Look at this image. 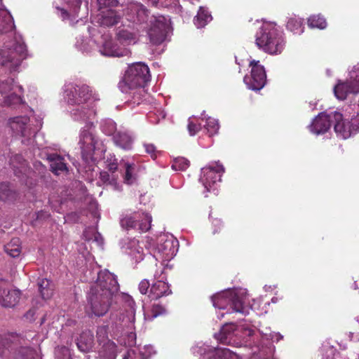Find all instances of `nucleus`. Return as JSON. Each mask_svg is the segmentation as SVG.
Instances as JSON below:
<instances>
[{
  "mask_svg": "<svg viewBox=\"0 0 359 359\" xmlns=\"http://www.w3.org/2000/svg\"><path fill=\"white\" fill-rule=\"evenodd\" d=\"M114 141L116 146L124 150H130L133 147V139L126 133H116L114 136Z\"/></svg>",
  "mask_w": 359,
  "mask_h": 359,
  "instance_id": "c85d7f7f",
  "label": "nucleus"
},
{
  "mask_svg": "<svg viewBox=\"0 0 359 359\" xmlns=\"http://www.w3.org/2000/svg\"><path fill=\"white\" fill-rule=\"evenodd\" d=\"M126 93L129 95L127 103L133 107L142 103L144 100V97L146 96L144 87L131 88L130 89V91Z\"/></svg>",
  "mask_w": 359,
  "mask_h": 359,
  "instance_id": "393cba45",
  "label": "nucleus"
},
{
  "mask_svg": "<svg viewBox=\"0 0 359 359\" xmlns=\"http://www.w3.org/2000/svg\"><path fill=\"white\" fill-rule=\"evenodd\" d=\"M201 129L200 125H197L193 122L188 124V130L191 135H195Z\"/></svg>",
  "mask_w": 359,
  "mask_h": 359,
  "instance_id": "de8ad7c7",
  "label": "nucleus"
},
{
  "mask_svg": "<svg viewBox=\"0 0 359 359\" xmlns=\"http://www.w3.org/2000/svg\"><path fill=\"white\" fill-rule=\"evenodd\" d=\"M22 101L20 96L15 93H11L6 96L4 99V103L8 106H12L14 104H20Z\"/></svg>",
  "mask_w": 359,
  "mask_h": 359,
  "instance_id": "37998d69",
  "label": "nucleus"
},
{
  "mask_svg": "<svg viewBox=\"0 0 359 359\" xmlns=\"http://www.w3.org/2000/svg\"><path fill=\"white\" fill-rule=\"evenodd\" d=\"M130 10L132 15L130 20L138 25H144L147 23L149 20V11L143 5H133Z\"/></svg>",
  "mask_w": 359,
  "mask_h": 359,
  "instance_id": "dca6fc26",
  "label": "nucleus"
},
{
  "mask_svg": "<svg viewBox=\"0 0 359 359\" xmlns=\"http://www.w3.org/2000/svg\"><path fill=\"white\" fill-rule=\"evenodd\" d=\"M349 123L351 126L353 132L359 131V114H357L355 116L352 118L351 121H349Z\"/></svg>",
  "mask_w": 359,
  "mask_h": 359,
  "instance_id": "09e8293b",
  "label": "nucleus"
},
{
  "mask_svg": "<svg viewBox=\"0 0 359 359\" xmlns=\"http://www.w3.org/2000/svg\"><path fill=\"white\" fill-rule=\"evenodd\" d=\"M81 3V0H72V4L74 6L73 10L74 15H76L79 9L80 8Z\"/></svg>",
  "mask_w": 359,
  "mask_h": 359,
  "instance_id": "6e6d98bb",
  "label": "nucleus"
},
{
  "mask_svg": "<svg viewBox=\"0 0 359 359\" xmlns=\"http://www.w3.org/2000/svg\"><path fill=\"white\" fill-rule=\"evenodd\" d=\"M224 172L225 169L219 161L212 162L202 168L203 176L201 180L207 191L216 189Z\"/></svg>",
  "mask_w": 359,
  "mask_h": 359,
  "instance_id": "423d86ee",
  "label": "nucleus"
},
{
  "mask_svg": "<svg viewBox=\"0 0 359 359\" xmlns=\"http://www.w3.org/2000/svg\"><path fill=\"white\" fill-rule=\"evenodd\" d=\"M164 245H165V247H168V245H172V243L170 242H169V241H165Z\"/></svg>",
  "mask_w": 359,
  "mask_h": 359,
  "instance_id": "052dcab7",
  "label": "nucleus"
},
{
  "mask_svg": "<svg viewBox=\"0 0 359 359\" xmlns=\"http://www.w3.org/2000/svg\"><path fill=\"white\" fill-rule=\"evenodd\" d=\"M332 122V112L330 114H319L309 126V130L316 135L325 133L331 127Z\"/></svg>",
  "mask_w": 359,
  "mask_h": 359,
  "instance_id": "f8f14e48",
  "label": "nucleus"
},
{
  "mask_svg": "<svg viewBox=\"0 0 359 359\" xmlns=\"http://www.w3.org/2000/svg\"><path fill=\"white\" fill-rule=\"evenodd\" d=\"M211 20L212 16L209 12L203 8H200L197 15L194 18V24L198 28H202Z\"/></svg>",
  "mask_w": 359,
  "mask_h": 359,
  "instance_id": "72a5a7b5",
  "label": "nucleus"
},
{
  "mask_svg": "<svg viewBox=\"0 0 359 359\" xmlns=\"http://www.w3.org/2000/svg\"><path fill=\"white\" fill-rule=\"evenodd\" d=\"M237 327L233 323H226L222 327L220 331L215 334V339L219 343L225 345L236 346L238 345V342L236 341L235 332H238Z\"/></svg>",
  "mask_w": 359,
  "mask_h": 359,
  "instance_id": "9b49d317",
  "label": "nucleus"
},
{
  "mask_svg": "<svg viewBox=\"0 0 359 359\" xmlns=\"http://www.w3.org/2000/svg\"><path fill=\"white\" fill-rule=\"evenodd\" d=\"M151 284L147 279H143L139 284V290L141 294H146L149 292V289L151 288Z\"/></svg>",
  "mask_w": 359,
  "mask_h": 359,
  "instance_id": "49530a36",
  "label": "nucleus"
},
{
  "mask_svg": "<svg viewBox=\"0 0 359 359\" xmlns=\"http://www.w3.org/2000/svg\"><path fill=\"white\" fill-rule=\"evenodd\" d=\"M134 352H131L130 351H128L123 356V359H135L134 356Z\"/></svg>",
  "mask_w": 359,
  "mask_h": 359,
  "instance_id": "13d9d810",
  "label": "nucleus"
},
{
  "mask_svg": "<svg viewBox=\"0 0 359 359\" xmlns=\"http://www.w3.org/2000/svg\"><path fill=\"white\" fill-rule=\"evenodd\" d=\"M259 49L270 55L280 54L285 48L283 33L273 23H264L256 37Z\"/></svg>",
  "mask_w": 359,
  "mask_h": 359,
  "instance_id": "f03ea898",
  "label": "nucleus"
},
{
  "mask_svg": "<svg viewBox=\"0 0 359 359\" xmlns=\"http://www.w3.org/2000/svg\"><path fill=\"white\" fill-rule=\"evenodd\" d=\"M93 344L94 334L89 330L83 331L76 341L78 348L83 353L89 352L92 349Z\"/></svg>",
  "mask_w": 359,
  "mask_h": 359,
  "instance_id": "a211bd4d",
  "label": "nucleus"
},
{
  "mask_svg": "<svg viewBox=\"0 0 359 359\" xmlns=\"http://www.w3.org/2000/svg\"><path fill=\"white\" fill-rule=\"evenodd\" d=\"M126 172L123 175L124 182L131 184L136 179L137 165L135 163H125Z\"/></svg>",
  "mask_w": 359,
  "mask_h": 359,
  "instance_id": "f704fd0d",
  "label": "nucleus"
},
{
  "mask_svg": "<svg viewBox=\"0 0 359 359\" xmlns=\"http://www.w3.org/2000/svg\"><path fill=\"white\" fill-rule=\"evenodd\" d=\"M171 293L168 284L163 280H157L153 283L149 290V297L152 299H158L163 296Z\"/></svg>",
  "mask_w": 359,
  "mask_h": 359,
  "instance_id": "6ab92c4d",
  "label": "nucleus"
},
{
  "mask_svg": "<svg viewBox=\"0 0 359 359\" xmlns=\"http://www.w3.org/2000/svg\"><path fill=\"white\" fill-rule=\"evenodd\" d=\"M50 216V214L47 212H43V211H41V212H39L37 213V217L36 218L37 219H41L43 217H48Z\"/></svg>",
  "mask_w": 359,
  "mask_h": 359,
  "instance_id": "bf43d9fd",
  "label": "nucleus"
},
{
  "mask_svg": "<svg viewBox=\"0 0 359 359\" xmlns=\"http://www.w3.org/2000/svg\"><path fill=\"white\" fill-rule=\"evenodd\" d=\"M29 121L27 116H17L11 118L9 124L12 130L22 137L26 136V126Z\"/></svg>",
  "mask_w": 359,
  "mask_h": 359,
  "instance_id": "5701e85b",
  "label": "nucleus"
},
{
  "mask_svg": "<svg viewBox=\"0 0 359 359\" xmlns=\"http://www.w3.org/2000/svg\"><path fill=\"white\" fill-rule=\"evenodd\" d=\"M39 290L43 299H50L53 294L54 287L51 282L46 278H43L38 282Z\"/></svg>",
  "mask_w": 359,
  "mask_h": 359,
  "instance_id": "473e14b6",
  "label": "nucleus"
},
{
  "mask_svg": "<svg viewBox=\"0 0 359 359\" xmlns=\"http://www.w3.org/2000/svg\"><path fill=\"white\" fill-rule=\"evenodd\" d=\"M21 242L19 238H13L4 245V251L11 257H18L21 253Z\"/></svg>",
  "mask_w": 359,
  "mask_h": 359,
  "instance_id": "2f4dec72",
  "label": "nucleus"
},
{
  "mask_svg": "<svg viewBox=\"0 0 359 359\" xmlns=\"http://www.w3.org/2000/svg\"><path fill=\"white\" fill-rule=\"evenodd\" d=\"M67 100L69 104H81L86 102L91 97V90L87 85H72L67 90Z\"/></svg>",
  "mask_w": 359,
  "mask_h": 359,
  "instance_id": "9d476101",
  "label": "nucleus"
},
{
  "mask_svg": "<svg viewBox=\"0 0 359 359\" xmlns=\"http://www.w3.org/2000/svg\"><path fill=\"white\" fill-rule=\"evenodd\" d=\"M349 80L354 85L353 88L359 91V67L355 66L350 72Z\"/></svg>",
  "mask_w": 359,
  "mask_h": 359,
  "instance_id": "a19ab883",
  "label": "nucleus"
},
{
  "mask_svg": "<svg viewBox=\"0 0 359 359\" xmlns=\"http://www.w3.org/2000/svg\"><path fill=\"white\" fill-rule=\"evenodd\" d=\"M48 160L50 163V170L56 175L59 172H63L67 170V164L65 159L57 154H51L48 155Z\"/></svg>",
  "mask_w": 359,
  "mask_h": 359,
  "instance_id": "b1692460",
  "label": "nucleus"
},
{
  "mask_svg": "<svg viewBox=\"0 0 359 359\" xmlns=\"http://www.w3.org/2000/svg\"><path fill=\"white\" fill-rule=\"evenodd\" d=\"M102 55L109 57H123L127 55L128 50L119 48L111 41H106L100 50Z\"/></svg>",
  "mask_w": 359,
  "mask_h": 359,
  "instance_id": "4be33fe9",
  "label": "nucleus"
},
{
  "mask_svg": "<svg viewBox=\"0 0 359 359\" xmlns=\"http://www.w3.org/2000/svg\"><path fill=\"white\" fill-rule=\"evenodd\" d=\"M109 327L107 325L99 326L97 329L96 337L98 344L107 342V341H111L108 337Z\"/></svg>",
  "mask_w": 359,
  "mask_h": 359,
  "instance_id": "4c0bfd02",
  "label": "nucleus"
},
{
  "mask_svg": "<svg viewBox=\"0 0 359 359\" xmlns=\"http://www.w3.org/2000/svg\"><path fill=\"white\" fill-rule=\"evenodd\" d=\"M15 192L11 190L8 184L0 183V200L3 201H11L15 198Z\"/></svg>",
  "mask_w": 359,
  "mask_h": 359,
  "instance_id": "c9c22d12",
  "label": "nucleus"
},
{
  "mask_svg": "<svg viewBox=\"0 0 359 359\" xmlns=\"http://www.w3.org/2000/svg\"><path fill=\"white\" fill-rule=\"evenodd\" d=\"M304 21L302 18L292 16L288 18L286 28L294 34L300 35L304 32Z\"/></svg>",
  "mask_w": 359,
  "mask_h": 359,
  "instance_id": "7c9ffc66",
  "label": "nucleus"
},
{
  "mask_svg": "<svg viewBox=\"0 0 359 359\" xmlns=\"http://www.w3.org/2000/svg\"><path fill=\"white\" fill-rule=\"evenodd\" d=\"M165 312V308L158 304H154L151 309V317L155 318Z\"/></svg>",
  "mask_w": 359,
  "mask_h": 359,
  "instance_id": "c03bdc74",
  "label": "nucleus"
},
{
  "mask_svg": "<svg viewBox=\"0 0 359 359\" xmlns=\"http://www.w3.org/2000/svg\"><path fill=\"white\" fill-rule=\"evenodd\" d=\"M14 359H38L36 351L29 346H20L16 348L13 352Z\"/></svg>",
  "mask_w": 359,
  "mask_h": 359,
  "instance_id": "c756f323",
  "label": "nucleus"
},
{
  "mask_svg": "<svg viewBox=\"0 0 359 359\" xmlns=\"http://www.w3.org/2000/svg\"><path fill=\"white\" fill-rule=\"evenodd\" d=\"M57 9L61 12V17H62V20H67L70 18V13L65 9L60 8L59 7H57Z\"/></svg>",
  "mask_w": 359,
  "mask_h": 359,
  "instance_id": "4d7b16f0",
  "label": "nucleus"
},
{
  "mask_svg": "<svg viewBox=\"0 0 359 359\" xmlns=\"http://www.w3.org/2000/svg\"><path fill=\"white\" fill-rule=\"evenodd\" d=\"M308 25L310 27L324 29L327 26L325 19L320 15H314L308 19Z\"/></svg>",
  "mask_w": 359,
  "mask_h": 359,
  "instance_id": "e433bc0d",
  "label": "nucleus"
},
{
  "mask_svg": "<svg viewBox=\"0 0 359 359\" xmlns=\"http://www.w3.org/2000/svg\"><path fill=\"white\" fill-rule=\"evenodd\" d=\"M107 169L112 173H114L116 171H117L118 170V163L117 162L115 161H114L113 162H111L109 163L108 165H107Z\"/></svg>",
  "mask_w": 359,
  "mask_h": 359,
  "instance_id": "5fc2aeb1",
  "label": "nucleus"
},
{
  "mask_svg": "<svg viewBox=\"0 0 359 359\" xmlns=\"http://www.w3.org/2000/svg\"><path fill=\"white\" fill-rule=\"evenodd\" d=\"M149 69L143 62H136L128 66L118 88L123 93H128L130 89L137 87H145L150 81Z\"/></svg>",
  "mask_w": 359,
  "mask_h": 359,
  "instance_id": "7ed1b4c3",
  "label": "nucleus"
},
{
  "mask_svg": "<svg viewBox=\"0 0 359 359\" xmlns=\"http://www.w3.org/2000/svg\"><path fill=\"white\" fill-rule=\"evenodd\" d=\"M205 128L210 137L217 133L219 126L217 120L212 118H208L206 120Z\"/></svg>",
  "mask_w": 359,
  "mask_h": 359,
  "instance_id": "58836bf2",
  "label": "nucleus"
},
{
  "mask_svg": "<svg viewBox=\"0 0 359 359\" xmlns=\"http://www.w3.org/2000/svg\"><path fill=\"white\" fill-rule=\"evenodd\" d=\"M152 217L144 212H134L123 215L120 220L121 226L126 230L137 229L140 232H147L151 226Z\"/></svg>",
  "mask_w": 359,
  "mask_h": 359,
  "instance_id": "20e7f679",
  "label": "nucleus"
},
{
  "mask_svg": "<svg viewBox=\"0 0 359 359\" xmlns=\"http://www.w3.org/2000/svg\"><path fill=\"white\" fill-rule=\"evenodd\" d=\"M151 27L148 32L150 42L161 44L165 39L170 19L163 15H153L150 20Z\"/></svg>",
  "mask_w": 359,
  "mask_h": 359,
  "instance_id": "0eeeda50",
  "label": "nucleus"
},
{
  "mask_svg": "<svg viewBox=\"0 0 359 359\" xmlns=\"http://www.w3.org/2000/svg\"><path fill=\"white\" fill-rule=\"evenodd\" d=\"M241 332L243 333V337L245 338V337H251L254 334V330L249 327H241Z\"/></svg>",
  "mask_w": 359,
  "mask_h": 359,
  "instance_id": "864d4df0",
  "label": "nucleus"
},
{
  "mask_svg": "<svg viewBox=\"0 0 359 359\" xmlns=\"http://www.w3.org/2000/svg\"><path fill=\"white\" fill-rule=\"evenodd\" d=\"M21 297V292L17 289H10L8 281L0 280V304L3 307L13 308L16 306Z\"/></svg>",
  "mask_w": 359,
  "mask_h": 359,
  "instance_id": "1a4fd4ad",
  "label": "nucleus"
},
{
  "mask_svg": "<svg viewBox=\"0 0 359 359\" xmlns=\"http://www.w3.org/2000/svg\"><path fill=\"white\" fill-rule=\"evenodd\" d=\"M15 53L11 50H0V65L6 66L10 64V67L20 65V59H15Z\"/></svg>",
  "mask_w": 359,
  "mask_h": 359,
  "instance_id": "cd10ccee",
  "label": "nucleus"
},
{
  "mask_svg": "<svg viewBox=\"0 0 359 359\" xmlns=\"http://www.w3.org/2000/svg\"><path fill=\"white\" fill-rule=\"evenodd\" d=\"M118 36L121 39L124 41H130L134 39L133 34L126 30H122L119 32Z\"/></svg>",
  "mask_w": 359,
  "mask_h": 359,
  "instance_id": "8fccbe9b",
  "label": "nucleus"
},
{
  "mask_svg": "<svg viewBox=\"0 0 359 359\" xmlns=\"http://www.w3.org/2000/svg\"><path fill=\"white\" fill-rule=\"evenodd\" d=\"M354 85L349 79L344 82H339L334 88V93L337 99L344 100L350 93L357 94L359 91L353 88Z\"/></svg>",
  "mask_w": 359,
  "mask_h": 359,
  "instance_id": "f3484780",
  "label": "nucleus"
},
{
  "mask_svg": "<svg viewBox=\"0 0 359 359\" xmlns=\"http://www.w3.org/2000/svg\"><path fill=\"white\" fill-rule=\"evenodd\" d=\"M251 74L245 76L243 81L248 88L252 90H259L264 88L266 83V74L264 66L259 64V61L255 60L250 61Z\"/></svg>",
  "mask_w": 359,
  "mask_h": 359,
  "instance_id": "6e6552de",
  "label": "nucleus"
},
{
  "mask_svg": "<svg viewBox=\"0 0 359 359\" xmlns=\"http://www.w3.org/2000/svg\"><path fill=\"white\" fill-rule=\"evenodd\" d=\"M189 166V161L183 157L177 158L172 165V169L175 170H185Z\"/></svg>",
  "mask_w": 359,
  "mask_h": 359,
  "instance_id": "ea45409f",
  "label": "nucleus"
},
{
  "mask_svg": "<svg viewBox=\"0 0 359 359\" xmlns=\"http://www.w3.org/2000/svg\"><path fill=\"white\" fill-rule=\"evenodd\" d=\"M118 290L116 276L108 270L100 271L87 297L93 313L98 317L104 316L111 306L113 296Z\"/></svg>",
  "mask_w": 359,
  "mask_h": 359,
  "instance_id": "f257e3e1",
  "label": "nucleus"
},
{
  "mask_svg": "<svg viewBox=\"0 0 359 359\" xmlns=\"http://www.w3.org/2000/svg\"><path fill=\"white\" fill-rule=\"evenodd\" d=\"M121 18L120 13L114 8L103 10L98 16V22L101 26L112 27L117 25Z\"/></svg>",
  "mask_w": 359,
  "mask_h": 359,
  "instance_id": "2eb2a0df",
  "label": "nucleus"
},
{
  "mask_svg": "<svg viewBox=\"0 0 359 359\" xmlns=\"http://www.w3.org/2000/svg\"><path fill=\"white\" fill-rule=\"evenodd\" d=\"M18 340L17 336L9 335L8 337H0V357H5L8 353H13L15 351L16 341Z\"/></svg>",
  "mask_w": 359,
  "mask_h": 359,
  "instance_id": "412c9836",
  "label": "nucleus"
},
{
  "mask_svg": "<svg viewBox=\"0 0 359 359\" xmlns=\"http://www.w3.org/2000/svg\"><path fill=\"white\" fill-rule=\"evenodd\" d=\"M332 123H334L335 133L343 139H347L353 133L349 121H346L343 118L342 114L339 112H332Z\"/></svg>",
  "mask_w": 359,
  "mask_h": 359,
  "instance_id": "ddd939ff",
  "label": "nucleus"
},
{
  "mask_svg": "<svg viewBox=\"0 0 359 359\" xmlns=\"http://www.w3.org/2000/svg\"><path fill=\"white\" fill-rule=\"evenodd\" d=\"M99 10L113 8L118 4V0H97Z\"/></svg>",
  "mask_w": 359,
  "mask_h": 359,
  "instance_id": "79ce46f5",
  "label": "nucleus"
},
{
  "mask_svg": "<svg viewBox=\"0 0 359 359\" xmlns=\"http://www.w3.org/2000/svg\"><path fill=\"white\" fill-rule=\"evenodd\" d=\"M100 179L102 183L105 184L114 185L116 183V180L114 177H111L107 171H102L100 173Z\"/></svg>",
  "mask_w": 359,
  "mask_h": 359,
  "instance_id": "a18cd8bd",
  "label": "nucleus"
},
{
  "mask_svg": "<svg viewBox=\"0 0 359 359\" xmlns=\"http://www.w3.org/2000/svg\"><path fill=\"white\" fill-rule=\"evenodd\" d=\"M213 306L219 309H225L227 306L234 312L245 313V307L243 297L238 294L228 292L223 294H217L212 297Z\"/></svg>",
  "mask_w": 359,
  "mask_h": 359,
  "instance_id": "39448f33",
  "label": "nucleus"
},
{
  "mask_svg": "<svg viewBox=\"0 0 359 359\" xmlns=\"http://www.w3.org/2000/svg\"><path fill=\"white\" fill-rule=\"evenodd\" d=\"M145 150L147 154H149L153 158L156 157V149L153 144H145Z\"/></svg>",
  "mask_w": 359,
  "mask_h": 359,
  "instance_id": "3c124183",
  "label": "nucleus"
},
{
  "mask_svg": "<svg viewBox=\"0 0 359 359\" xmlns=\"http://www.w3.org/2000/svg\"><path fill=\"white\" fill-rule=\"evenodd\" d=\"M208 359H240L239 356L229 348H215Z\"/></svg>",
  "mask_w": 359,
  "mask_h": 359,
  "instance_id": "bb28decb",
  "label": "nucleus"
},
{
  "mask_svg": "<svg viewBox=\"0 0 359 359\" xmlns=\"http://www.w3.org/2000/svg\"><path fill=\"white\" fill-rule=\"evenodd\" d=\"M98 355L100 359H115L117 355V346L113 341L98 344Z\"/></svg>",
  "mask_w": 359,
  "mask_h": 359,
  "instance_id": "aec40b11",
  "label": "nucleus"
},
{
  "mask_svg": "<svg viewBox=\"0 0 359 359\" xmlns=\"http://www.w3.org/2000/svg\"><path fill=\"white\" fill-rule=\"evenodd\" d=\"M91 126H86L81 133L79 144L81 149L88 154H94L97 144V140L95 138L92 131Z\"/></svg>",
  "mask_w": 359,
  "mask_h": 359,
  "instance_id": "4468645a",
  "label": "nucleus"
},
{
  "mask_svg": "<svg viewBox=\"0 0 359 359\" xmlns=\"http://www.w3.org/2000/svg\"><path fill=\"white\" fill-rule=\"evenodd\" d=\"M212 224L215 226L213 233H219L222 226V222L219 219H214L212 220Z\"/></svg>",
  "mask_w": 359,
  "mask_h": 359,
  "instance_id": "603ef678",
  "label": "nucleus"
},
{
  "mask_svg": "<svg viewBox=\"0 0 359 359\" xmlns=\"http://www.w3.org/2000/svg\"><path fill=\"white\" fill-rule=\"evenodd\" d=\"M127 249L130 251L128 254L133 257L135 262H140L144 259V250L143 248L140 246L139 241L136 239L130 240L128 245Z\"/></svg>",
  "mask_w": 359,
  "mask_h": 359,
  "instance_id": "a878e982",
  "label": "nucleus"
}]
</instances>
